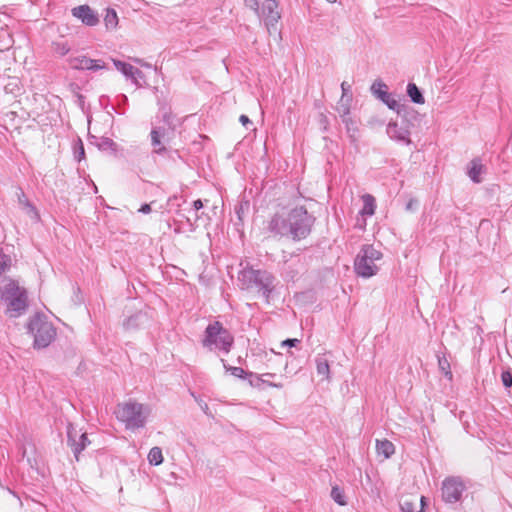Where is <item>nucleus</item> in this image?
Segmentation results:
<instances>
[{"mask_svg": "<svg viewBox=\"0 0 512 512\" xmlns=\"http://www.w3.org/2000/svg\"><path fill=\"white\" fill-rule=\"evenodd\" d=\"M314 223L315 217L304 206H297L287 212L273 214L267 222L266 230L274 237L299 242L311 234Z\"/></svg>", "mask_w": 512, "mask_h": 512, "instance_id": "1", "label": "nucleus"}, {"mask_svg": "<svg viewBox=\"0 0 512 512\" xmlns=\"http://www.w3.org/2000/svg\"><path fill=\"white\" fill-rule=\"evenodd\" d=\"M237 278L241 289L255 290L258 295L264 298L266 303H270L277 285V279L273 273L247 266L239 271Z\"/></svg>", "mask_w": 512, "mask_h": 512, "instance_id": "2", "label": "nucleus"}, {"mask_svg": "<svg viewBox=\"0 0 512 512\" xmlns=\"http://www.w3.org/2000/svg\"><path fill=\"white\" fill-rule=\"evenodd\" d=\"M234 344L233 335L223 327L219 321H214L206 327L204 337L202 339V346L210 351H220L228 354Z\"/></svg>", "mask_w": 512, "mask_h": 512, "instance_id": "3", "label": "nucleus"}, {"mask_svg": "<svg viewBox=\"0 0 512 512\" xmlns=\"http://www.w3.org/2000/svg\"><path fill=\"white\" fill-rule=\"evenodd\" d=\"M27 329L33 336V347L36 349L48 347L57 334L54 325L41 313H36L29 319Z\"/></svg>", "mask_w": 512, "mask_h": 512, "instance_id": "4", "label": "nucleus"}, {"mask_svg": "<svg viewBox=\"0 0 512 512\" xmlns=\"http://www.w3.org/2000/svg\"><path fill=\"white\" fill-rule=\"evenodd\" d=\"M383 254L375 249L373 245L365 244L354 260V271L358 277L371 278L378 273L377 261H380Z\"/></svg>", "mask_w": 512, "mask_h": 512, "instance_id": "5", "label": "nucleus"}, {"mask_svg": "<svg viewBox=\"0 0 512 512\" xmlns=\"http://www.w3.org/2000/svg\"><path fill=\"white\" fill-rule=\"evenodd\" d=\"M148 412L143 404L129 401L118 405L117 419L125 424L127 430L143 428L147 422Z\"/></svg>", "mask_w": 512, "mask_h": 512, "instance_id": "6", "label": "nucleus"}, {"mask_svg": "<svg viewBox=\"0 0 512 512\" xmlns=\"http://www.w3.org/2000/svg\"><path fill=\"white\" fill-rule=\"evenodd\" d=\"M2 298L8 306L11 317H18L25 312L28 306L26 290L19 287L14 281L5 286Z\"/></svg>", "mask_w": 512, "mask_h": 512, "instance_id": "7", "label": "nucleus"}, {"mask_svg": "<svg viewBox=\"0 0 512 512\" xmlns=\"http://www.w3.org/2000/svg\"><path fill=\"white\" fill-rule=\"evenodd\" d=\"M465 484L460 477H446L441 486V495L445 503L454 504L461 500Z\"/></svg>", "mask_w": 512, "mask_h": 512, "instance_id": "8", "label": "nucleus"}, {"mask_svg": "<svg viewBox=\"0 0 512 512\" xmlns=\"http://www.w3.org/2000/svg\"><path fill=\"white\" fill-rule=\"evenodd\" d=\"M90 444L87 433L79 434L73 424L67 425V445L71 448L76 461H79V455Z\"/></svg>", "mask_w": 512, "mask_h": 512, "instance_id": "9", "label": "nucleus"}, {"mask_svg": "<svg viewBox=\"0 0 512 512\" xmlns=\"http://www.w3.org/2000/svg\"><path fill=\"white\" fill-rule=\"evenodd\" d=\"M262 15L265 25L270 34L277 31V23L280 19L278 2L276 0H265L262 5Z\"/></svg>", "mask_w": 512, "mask_h": 512, "instance_id": "10", "label": "nucleus"}, {"mask_svg": "<svg viewBox=\"0 0 512 512\" xmlns=\"http://www.w3.org/2000/svg\"><path fill=\"white\" fill-rule=\"evenodd\" d=\"M387 135L393 141L402 145L412 144L410 138V127L408 124L389 122L386 128Z\"/></svg>", "mask_w": 512, "mask_h": 512, "instance_id": "11", "label": "nucleus"}, {"mask_svg": "<svg viewBox=\"0 0 512 512\" xmlns=\"http://www.w3.org/2000/svg\"><path fill=\"white\" fill-rule=\"evenodd\" d=\"M372 94L384 103L389 109H398L399 102L388 92V86L381 80H376L371 85Z\"/></svg>", "mask_w": 512, "mask_h": 512, "instance_id": "12", "label": "nucleus"}, {"mask_svg": "<svg viewBox=\"0 0 512 512\" xmlns=\"http://www.w3.org/2000/svg\"><path fill=\"white\" fill-rule=\"evenodd\" d=\"M69 64H70L71 68L75 69V70L98 71V70L107 68V66L103 60L91 59L84 55L70 58Z\"/></svg>", "mask_w": 512, "mask_h": 512, "instance_id": "13", "label": "nucleus"}, {"mask_svg": "<svg viewBox=\"0 0 512 512\" xmlns=\"http://www.w3.org/2000/svg\"><path fill=\"white\" fill-rule=\"evenodd\" d=\"M198 219V216L195 220ZM168 226L176 234L191 233L197 228L196 221H192L189 217L184 215L182 212H177V218H173L168 222Z\"/></svg>", "mask_w": 512, "mask_h": 512, "instance_id": "14", "label": "nucleus"}, {"mask_svg": "<svg viewBox=\"0 0 512 512\" xmlns=\"http://www.w3.org/2000/svg\"><path fill=\"white\" fill-rule=\"evenodd\" d=\"M71 14L89 27H94L99 23L98 14L87 4L72 8Z\"/></svg>", "mask_w": 512, "mask_h": 512, "instance_id": "15", "label": "nucleus"}, {"mask_svg": "<svg viewBox=\"0 0 512 512\" xmlns=\"http://www.w3.org/2000/svg\"><path fill=\"white\" fill-rule=\"evenodd\" d=\"M275 376L276 375L274 373H265L262 375H257L253 372H248L246 379H248L249 384L255 388H261L262 385H267L269 387H274V388L280 389L283 387V385L281 383L271 382V381H268V379H266V378H274Z\"/></svg>", "mask_w": 512, "mask_h": 512, "instance_id": "16", "label": "nucleus"}, {"mask_svg": "<svg viewBox=\"0 0 512 512\" xmlns=\"http://www.w3.org/2000/svg\"><path fill=\"white\" fill-rule=\"evenodd\" d=\"M150 321V316L145 311H139L130 317H128L123 326L126 330H136L138 328L146 326Z\"/></svg>", "mask_w": 512, "mask_h": 512, "instance_id": "17", "label": "nucleus"}, {"mask_svg": "<svg viewBox=\"0 0 512 512\" xmlns=\"http://www.w3.org/2000/svg\"><path fill=\"white\" fill-rule=\"evenodd\" d=\"M90 143L95 145L101 152L109 155H115L118 150V145L108 137L90 136Z\"/></svg>", "mask_w": 512, "mask_h": 512, "instance_id": "18", "label": "nucleus"}, {"mask_svg": "<svg viewBox=\"0 0 512 512\" xmlns=\"http://www.w3.org/2000/svg\"><path fill=\"white\" fill-rule=\"evenodd\" d=\"M394 111L401 117V123L408 124L410 128L413 126V122L419 119V113L407 105L399 103L398 109Z\"/></svg>", "mask_w": 512, "mask_h": 512, "instance_id": "19", "label": "nucleus"}, {"mask_svg": "<svg viewBox=\"0 0 512 512\" xmlns=\"http://www.w3.org/2000/svg\"><path fill=\"white\" fill-rule=\"evenodd\" d=\"M167 134V128L165 127H154L151 130V144L155 148L156 154H163L166 151L165 146L161 143V138H164Z\"/></svg>", "mask_w": 512, "mask_h": 512, "instance_id": "20", "label": "nucleus"}, {"mask_svg": "<svg viewBox=\"0 0 512 512\" xmlns=\"http://www.w3.org/2000/svg\"><path fill=\"white\" fill-rule=\"evenodd\" d=\"M17 198H18V203L24 208L26 209V212L30 215V217L34 220V221H39L40 220V214L37 210V208L35 207L34 204H32L28 198L26 197L25 193L23 192L22 189H19V193H17Z\"/></svg>", "mask_w": 512, "mask_h": 512, "instance_id": "21", "label": "nucleus"}, {"mask_svg": "<svg viewBox=\"0 0 512 512\" xmlns=\"http://www.w3.org/2000/svg\"><path fill=\"white\" fill-rule=\"evenodd\" d=\"M483 171V165L480 158H474L471 160L468 166L467 175L474 183L481 182V173Z\"/></svg>", "mask_w": 512, "mask_h": 512, "instance_id": "22", "label": "nucleus"}, {"mask_svg": "<svg viewBox=\"0 0 512 512\" xmlns=\"http://www.w3.org/2000/svg\"><path fill=\"white\" fill-rule=\"evenodd\" d=\"M406 93L410 100L415 104H424L425 98L422 90L414 83L409 82L407 84Z\"/></svg>", "mask_w": 512, "mask_h": 512, "instance_id": "23", "label": "nucleus"}, {"mask_svg": "<svg viewBox=\"0 0 512 512\" xmlns=\"http://www.w3.org/2000/svg\"><path fill=\"white\" fill-rule=\"evenodd\" d=\"M316 370L319 376H322L323 379H330V366L327 358L324 355H318L315 358Z\"/></svg>", "mask_w": 512, "mask_h": 512, "instance_id": "24", "label": "nucleus"}, {"mask_svg": "<svg viewBox=\"0 0 512 512\" xmlns=\"http://www.w3.org/2000/svg\"><path fill=\"white\" fill-rule=\"evenodd\" d=\"M363 207L360 210L362 216H372L376 210V201L371 194H364L362 196Z\"/></svg>", "mask_w": 512, "mask_h": 512, "instance_id": "25", "label": "nucleus"}, {"mask_svg": "<svg viewBox=\"0 0 512 512\" xmlns=\"http://www.w3.org/2000/svg\"><path fill=\"white\" fill-rule=\"evenodd\" d=\"M376 449L379 455H383L385 458H390L395 452V446L389 440H377Z\"/></svg>", "mask_w": 512, "mask_h": 512, "instance_id": "26", "label": "nucleus"}, {"mask_svg": "<svg viewBox=\"0 0 512 512\" xmlns=\"http://www.w3.org/2000/svg\"><path fill=\"white\" fill-rule=\"evenodd\" d=\"M425 501L426 498L424 496H421L419 504L406 499L400 504L401 510L402 512H423Z\"/></svg>", "mask_w": 512, "mask_h": 512, "instance_id": "27", "label": "nucleus"}, {"mask_svg": "<svg viewBox=\"0 0 512 512\" xmlns=\"http://www.w3.org/2000/svg\"><path fill=\"white\" fill-rule=\"evenodd\" d=\"M342 122L345 125L351 144L356 145L358 141V127L356 122L352 118L343 119Z\"/></svg>", "mask_w": 512, "mask_h": 512, "instance_id": "28", "label": "nucleus"}, {"mask_svg": "<svg viewBox=\"0 0 512 512\" xmlns=\"http://www.w3.org/2000/svg\"><path fill=\"white\" fill-rule=\"evenodd\" d=\"M113 65L115 68L127 79L130 80V77L133 76V68L130 63L125 61H121L118 59H112Z\"/></svg>", "mask_w": 512, "mask_h": 512, "instance_id": "29", "label": "nucleus"}, {"mask_svg": "<svg viewBox=\"0 0 512 512\" xmlns=\"http://www.w3.org/2000/svg\"><path fill=\"white\" fill-rule=\"evenodd\" d=\"M148 461L150 465L158 466L163 463V454L162 450L159 447H153L150 449L148 453Z\"/></svg>", "mask_w": 512, "mask_h": 512, "instance_id": "30", "label": "nucleus"}, {"mask_svg": "<svg viewBox=\"0 0 512 512\" xmlns=\"http://www.w3.org/2000/svg\"><path fill=\"white\" fill-rule=\"evenodd\" d=\"M104 23L107 29H114L118 25V16L114 9L108 8L104 17Z\"/></svg>", "mask_w": 512, "mask_h": 512, "instance_id": "31", "label": "nucleus"}, {"mask_svg": "<svg viewBox=\"0 0 512 512\" xmlns=\"http://www.w3.org/2000/svg\"><path fill=\"white\" fill-rule=\"evenodd\" d=\"M72 147H73L74 159L77 162H81L82 160H84L85 159V149H84V144H83L81 138H77L73 142Z\"/></svg>", "mask_w": 512, "mask_h": 512, "instance_id": "32", "label": "nucleus"}, {"mask_svg": "<svg viewBox=\"0 0 512 512\" xmlns=\"http://www.w3.org/2000/svg\"><path fill=\"white\" fill-rule=\"evenodd\" d=\"M331 498L340 506H345L347 504L343 489L337 485L333 486L331 489Z\"/></svg>", "mask_w": 512, "mask_h": 512, "instance_id": "33", "label": "nucleus"}, {"mask_svg": "<svg viewBox=\"0 0 512 512\" xmlns=\"http://www.w3.org/2000/svg\"><path fill=\"white\" fill-rule=\"evenodd\" d=\"M221 362L223 363L225 370L230 372L231 375H233L237 378H240V379H246L248 372L245 371L243 368L230 366L226 363V361L224 359H221Z\"/></svg>", "mask_w": 512, "mask_h": 512, "instance_id": "34", "label": "nucleus"}, {"mask_svg": "<svg viewBox=\"0 0 512 512\" xmlns=\"http://www.w3.org/2000/svg\"><path fill=\"white\" fill-rule=\"evenodd\" d=\"M53 50L60 56H65L71 49L67 41L53 42Z\"/></svg>", "mask_w": 512, "mask_h": 512, "instance_id": "35", "label": "nucleus"}, {"mask_svg": "<svg viewBox=\"0 0 512 512\" xmlns=\"http://www.w3.org/2000/svg\"><path fill=\"white\" fill-rule=\"evenodd\" d=\"M11 266V257L3 252L0 248V276L9 270Z\"/></svg>", "mask_w": 512, "mask_h": 512, "instance_id": "36", "label": "nucleus"}, {"mask_svg": "<svg viewBox=\"0 0 512 512\" xmlns=\"http://www.w3.org/2000/svg\"><path fill=\"white\" fill-rule=\"evenodd\" d=\"M162 121L168 127V129L174 130L176 124L174 123V117L169 109H162Z\"/></svg>", "mask_w": 512, "mask_h": 512, "instance_id": "37", "label": "nucleus"}, {"mask_svg": "<svg viewBox=\"0 0 512 512\" xmlns=\"http://www.w3.org/2000/svg\"><path fill=\"white\" fill-rule=\"evenodd\" d=\"M115 103L118 107L116 112L118 114H124L125 106L128 104V97L125 94H119L115 97Z\"/></svg>", "mask_w": 512, "mask_h": 512, "instance_id": "38", "label": "nucleus"}, {"mask_svg": "<svg viewBox=\"0 0 512 512\" xmlns=\"http://www.w3.org/2000/svg\"><path fill=\"white\" fill-rule=\"evenodd\" d=\"M438 365L442 372H444L446 377H449V379L452 378V372L450 370V363L445 357H439L438 358Z\"/></svg>", "mask_w": 512, "mask_h": 512, "instance_id": "39", "label": "nucleus"}, {"mask_svg": "<svg viewBox=\"0 0 512 512\" xmlns=\"http://www.w3.org/2000/svg\"><path fill=\"white\" fill-rule=\"evenodd\" d=\"M144 77H145L144 73H143L140 69H138V68L134 67V68H133V76H132V77H130V81H131V82H132V83H133L137 88H139V87H141L140 80H141V79H144Z\"/></svg>", "mask_w": 512, "mask_h": 512, "instance_id": "40", "label": "nucleus"}, {"mask_svg": "<svg viewBox=\"0 0 512 512\" xmlns=\"http://www.w3.org/2000/svg\"><path fill=\"white\" fill-rule=\"evenodd\" d=\"M501 381H502L503 386L506 389H509L512 387V373H511L510 369L504 370L501 373Z\"/></svg>", "mask_w": 512, "mask_h": 512, "instance_id": "41", "label": "nucleus"}, {"mask_svg": "<svg viewBox=\"0 0 512 512\" xmlns=\"http://www.w3.org/2000/svg\"><path fill=\"white\" fill-rule=\"evenodd\" d=\"M350 99H347V102H349ZM338 112L340 114L341 120L351 118L350 115V105L349 103H341L338 107Z\"/></svg>", "mask_w": 512, "mask_h": 512, "instance_id": "42", "label": "nucleus"}, {"mask_svg": "<svg viewBox=\"0 0 512 512\" xmlns=\"http://www.w3.org/2000/svg\"><path fill=\"white\" fill-rule=\"evenodd\" d=\"M300 343V340L296 338H287L286 340L282 341V346H287L289 348L297 347V345Z\"/></svg>", "mask_w": 512, "mask_h": 512, "instance_id": "43", "label": "nucleus"}, {"mask_svg": "<svg viewBox=\"0 0 512 512\" xmlns=\"http://www.w3.org/2000/svg\"><path fill=\"white\" fill-rule=\"evenodd\" d=\"M341 90H342V98L341 101H344V99L347 97L348 92L350 91V85L347 82H342L341 84Z\"/></svg>", "mask_w": 512, "mask_h": 512, "instance_id": "44", "label": "nucleus"}, {"mask_svg": "<svg viewBox=\"0 0 512 512\" xmlns=\"http://www.w3.org/2000/svg\"><path fill=\"white\" fill-rule=\"evenodd\" d=\"M245 3H246V5L249 8H251V9H253L255 11H258V9H259V0H245Z\"/></svg>", "mask_w": 512, "mask_h": 512, "instance_id": "45", "label": "nucleus"}, {"mask_svg": "<svg viewBox=\"0 0 512 512\" xmlns=\"http://www.w3.org/2000/svg\"><path fill=\"white\" fill-rule=\"evenodd\" d=\"M417 205H418L417 200H415V199H413V198H412V199H410V200L406 203V207H405V208H406V210H407V211H413V210H415V208H416V206H417Z\"/></svg>", "mask_w": 512, "mask_h": 512, "instance_id": "46", "label": "nucleus"}, {"mask_svg": "<svg viewBox=\"0 0 512 512\" xmlns=\"http://www.w3.org/2000/svg\"><path fill=\"white\" fill-rule=\"evenodd\" d=\"M239 121L241 122V124L243 126H245L246 128H248V125H252V122L251 120L249 119V117L247 115H244L242 114L239 118Z\"/></svg>", "mask_w": 512, "mask_h": 512, "instance_id": "47", "label": "nucleus"}, {"mask_svg": "<svg viewBox=\"0 0 512 512\" xmlns=\"http://www.w3.org/2000/svg\"><path fill=\"white\" fill-rule=\"evenodd\" d=\"M140 213L147 214L151 211V206L148 203H144L138 210Z\"/></svg>", "mask_w": 512, "mask_h": 512, "instance_id": "48", "label": "nucleus"}, {"mask_svg": "<svg viewBox=\"0 0 512 512\" xmlns=\"http://www.w3.org/2000/svg\"><path fill=\"white\" fill-rule=\"evenodd\" d=\"M130 59H131L134 63L139 64V65H141V66H143V67H148V68H149V67H151V65H150V64H147V63H145V62L143 61V59H140V58H137V57H133V58H130Z\"/></svg>", "mask_w": 512, "mask_h": 512, "instance_id": "49", "label": "nucleus"}, {"mask_svg": "<svg viewBox=\"0 0 512 512\" xmlns=\"http://www.w3.org/2000/svg\"><path fill=\"white\" fill-rule=\"evenodd\" d=\"M202 208H203V202L201 199H197V200L193 201V209L195 211H199Z\"/></svg>", "mask_w": 512, "mask_h": 512, "instance_id": "50", "label": "nucleus"}, {"mask_svg": "<svg viewBox=\"0 0 512 512\" xmlns=\"http://www.w3.org/2000/svg\"><path fill=\"white\" fill-rule=\"evenodd\" d=\"M243 208H244V205L243 204H240L238 207H236L235 209V212H236V215L238 217V220L239 221H242V215H243Z\"/></svg>", "mask_w": 512, "mask_h": 512, "instance_id": "51", "label": "nucleus"}, {"mask_svg": "<svg viewBox=\"0 0 512 512\" xmlns=\"http://www.w3.org/2000/svg\"><path fill=\"white\" fill-rule=\"evenodd\" d=\"M76 96H77L78 103L80 105H83L84 104V96L81 93H77Z\"/></svg>", "mask_w": 512, "mask_h": 512, "instance_id": "52", "label": "nucleus"}, {"mask_svg": "<svg viewBox=\"0 0 512 512\" xmlns=\"http://www.w3.org/2000/svg\"><path fill=\"white\" fill-rule=\"evenodd\" d=\"M202 410L207 413L208 405L205 403L203 406H201Z\"/></svg>", "mask_w": 512, "mask_h": 512, "instance_id": "53", "label": "nucleus"}, {"mask_svg": "<svg viewBox=\"0 0 512 512\" xmlns=\"http://www.w3.org/2000/svg\"><path fill=\"white\" fill-rule=\"evenodd\" d=\"M71 88H72V90H73V91H75V90H78V89H79L78 85H76V84H72V85H71Z\"/></svg>", "mask_w": 512, "mask_h": 512, "instance_id": "54", "label": "nucleus"}, {"mask_svg": "<svg viewBox=\"0 0 512 512\" xmlns=\"http://www.w3.org/2000/svg\"><path fill=\"white\" fill-rule=\"evenodd\" d=\"M330 3H335L337 0H327Z\"/></svg>", "mask_w": 512, "mask_h": 512, "instance_id": "55", "label": "nucleus"}, {"mask_svg": "<svg viewBox=\"0 0 512 512\" xmlns=\"http://www.w3.org/2000/svg\"><path fill=\"white\" fill-rule=\"evenodd\" d=\"M8 492H10L11 494H13V495H14V492H13V491H11V489H9V488H8Z\"/></svg>", "mask_w": 512, "mask_h": 512, "instance_id": "56", "label": "nucleus"}]
</instances>
